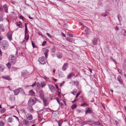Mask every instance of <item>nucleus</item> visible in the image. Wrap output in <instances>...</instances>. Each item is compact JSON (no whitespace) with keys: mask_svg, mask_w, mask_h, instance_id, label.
Instances as JSON below:
<instances>
[{"mask_svg":"<svg viewBox=\"0 0 126 126\" xmlns=\"http://www.w3.org/2000/svg\"><path fill=\"white\" fill-rule=\"evenodd\" d=\"M9 60L11 64L14 65L15 64L16 61V57L12 55H10L9 57Z\"/></svg>","mask_w":126,"mask_h":126,"instance_id":"nucleus-1","label":"nucleus"},{"mask_svg":"<svg viewBox=\"0 0 126 126\" xmlns=\"http://www.w3.org/2000/svg\"><path fill=\"white\" fill-rule=\"evenodd\" d=\"M9 46L8 42L6 40H4L1 45V47L3 49L6 50L7 49Z\"/></svg>","mask_w":126,"mask_h":126,"instance_id":"nucleus-2","label":"nucleus"},{"mask_svg":"<svg viewBox=\"0 0 126 126\" xmlns=\"http://www.w3.org/2000/svg\"><path fill=\"white\" fill-rule=\"evenodd\" d=\"M45 58L43 57H40L38 59V61L42 64H46V60L45 59Z\"/></svg>","mask_w":126,"mask_h":126,"instance_id":"nucleus-3","label":"nucleus"},{"mask_svg":"<svg viewBox=\"0 0 126 126\" xmlns=\"http://www.w3.org/2000/svg\"><path fill=\"white\" fill-rule=\"evenodd\" d=\"M36 103V102L33 99L32 97H31L29 99L28 104L29 106H32Z\"/></svg>","mask_w":126,"mask_h":126,"instance_id":"nucleus-4","label":"nucleus"},{"mask_svg":"<svg viewBox=\"0 0 126 126\" xmlns=\"http://www.w3.org/2000/svg\"><path fill=\"white\" fill-rule=\"evenodd\" d=\"M25 118L29 120H32L33 119L32 115L29 113H27L25 115Z\"/></svg>","mask_w":126,"mask_h":126,"instance_id":"nucleus-5","label":"nucleus"},{"mask_svg":"<svg viewBox=\"0 0 126 126\" xmlns=\"http://www.w3.org/2000/svg\"><path fill=\"white\" fill-rule=\"evenodd\" d=\"M48 86L49 89L52 93H54L55 92V87L53 85L51 84H48Z\"/></svg>","mask_w":126,"mask_h":126,"instance_id":"nucleus-6","label":"nucleus"},{"mask_svg":"<svg viewBox=\"0 0 126 126\" xmlns=\"http://www.w3.org/2000/svg\"><path fill=\"white\" fill-rule=\"evenodd\" d=\"M22 88H19L14 90L13 92L15 95H17L19 93L21 90H22Z\"/></svg>","mask_w":126,"mask_h":126,"instance_id":"nucleus-7","label":"nucleus"},{"mask_svg":"<svg viewBox=\"0 0 126 126\" xmlns=\"http://www.w3.org/2000/svg\"><path fill=\"white\" fill-rule=\"evenodd\" d=\"M6 36L10 41H11L12 40V33L11 32L9 31L7 33Z\"/></svg>","mask_w":126,"mask_h":126,"instance_id":"nucleus-8","label":"nucleus"},{"mask_svg":"<svg viewBox=\"0 0 126 126\" xmlns=\"http://www.w3.org/2000/svg\"><path fill=\"white\" fill-rule=\"evenodd\" d=\"M21 76L23 77H26L29 75L28 72L26 70L23 71L21 72Z\"/></svg>","mask_w":126,"mask_h":126,"instance_id":"nucleus-9","label":"nucleus"},{"mask_svg":"<svg viewBox=\"0 0 126 126\" xmlns=\"http://www.w3.org/2000/svg\"><path fill=\"white\" fill-rule=\"evenodd\" d=\"M1 78L3 79L8 80V81L11 80L12 79L9 76L6 75L2 76Z\"/></svg>","mask_w":126,"mask_h":126,"instance_id":"nucleus-10","label":"nucleus"},{"mask_svg":"<svg viewBox=\"0 0 126 126\" xmlns=\"http://www.w3.org/2000/svg\"><path fill=\"white\" fill-rule=\"evenodd\" d=\"M92 111V109L90 107L86 108L85 109V114L91 113Z\"/></svg>","mask_w":126,"mask_h":126,"instance_id":"nucleus-11","label":"nucleus"},{"mask_svg":"<svg viewBox=\"0 0 126 126\" xmlns=\"http://www.w3.org/2000/svg\"><path fill=\"white\" fill-rule=\"evenodd\" d=\"M39 96L41 99H43L44 97V94L43 91L42 90H40L39 92Z\"/></svg>","mask_w":126,"mask_h":126,"instance_id":"nucleus-12","label":"nucleus"},{"mask_svg":"<svg viewBox=\"0 0 126 126\" xmlns=\"http://www.w3.org/2000/svg\"><path fill=\"white\" fill-rule=\"evenodd\" d=\"M68 64L67 63H64L62 68V69L63 71H65L68 68Z\"/></svg>","mask_w":126,"mask_h":126,"instance_id":"nucleus-13","label":"nucleus"},{"mask_svg":"<svg viewBox=\"0 0 126 126\" xmlns=\"http://www.w3.org/2000/svg\"><path fill=\"white\" fill-rule=\"evenodd\" d=\"M117 79L121 84H123V81L122 79V77L120 76L119 75L118 76Z\"/></svg>","mask_w":126,"mask_h":126,"instance_id":"nucleus-14","label":"nucleus"},{"mask_svg":"<svg viewBox=\"0 0 126 126\" xmlns=\"http://www.w3.org/2000/svg\"><path fill=\"white\" fill-rule=\"evenodd\" d=\"M29 95L35 96V93L32 90H31L28 92Z\"/></svg>","mask_w":126,"mask_h":126,"instance_id":"nucleus-15","label":"nucleus"},{"mask_svg":"<svg viewBox=\"0 0 126 126\" xmlns=\"http://www.w3.org/2000/svg\"><path fill=\"white\" fill-rule=\"evenodd\" d=\"M23 122L24 125H28L29 124V120L27 119H24L23 120Z\"/></svg>","mask_w":126,"mask_h":126,"instance_id":"nucleus-16","label":"nucleus"},{"mask_svg":"<svg viewBox=\"0 0 126 126\" xmlns=\"http://www.w3.org/2000/svg\"><path fill=\"white\" fill-rule=\"evenodd\" d=\"M3 7L5 12L6 13H8V8L6 4H5L3 5Z\"/></svg>","mask_w":126,"mask_h":126,"instance_id":"nucleus-17","label":"nucleus"},{"mask_svg":"<svg viewBox=\"0 0 126 126\" xmlns=\"http://www.w3.org/2000/svg\"><path fill=\"white\" fill-rule=\"evenodd\" d=\"M75 75V73L73 72H71L67 76V78L68 79H69L72 77L74 76Z\"/></svg>","mask_w":126,"mask_h":126,"instance_id":"nucleus-18","label":"nucleus"},{"mask_svg":"<svg viewBox=\"0 0 126 126\" xmlns=\"http://www.w3.org/2000/svg\"><path fill=\"white\" fill-rule=\"evenodd\" d=\"M5 29L3 25L2 24H0V32H4L5 31Z\"/></svg>","mask_w":126,"mask_h":126,"instance_id":"nucleus-19","label":"nucleus"},{"mask_svg":"<svg viewBox=\"0 0 126 126\" xmlns=\"http://www.w3.org/2000/svg\"><path fill=\"white\" fill-rule=\"evenodd\" d=\"M32 106H29L28 107V111L31 113L33 112L34 111V110Z\"/></svg>","mask_w":126,"mask_h":126,"instance_id":"nucleus-20","label":"nucleus"},{"mask_svg":"<svg viewBox=\"0 0 126 126\" xmlns=\"http://www.w3.org/2000/svg\"><path fill=\"white\" fill-rule=\"evenodd\" d=\"M5 67L3 65L0 64V71L3 72L5 69Z\"/></svg>","mask_w":126,"mask_h":126,"instance_id":"nucleus-21","label":"nucleus"},{"mask_svg":"<svg viewBox=\"0 0 126 126\" xmlns=\"http://www.w3.org/2000/svg\"><path fill=\"white\" fill-rule=\"evenodd\" d=\"M17 26H18L19 28H22V25L21 22L19 21L18 22H17L16 23Z\"/></svg>","mask_w":126,"mask_h":126,"instance_id":"nucleus-22","label":"nucleus"},{"mask_svg":"<svg viewBox=\"0 0 126 126\" xmlns=\"http://www.w3.org/2000/svg\"><path fill=\"white\" fill-rule=\"evenodd\" d=\"M7 121L9 123H12L13 122V118L12 117H10L7 119Z\"/></svg>","mask_w":126,"mask_h":126,"instance_id":"nucleus-23","label":"nucleus"},{"mask_svg":"<svg viewBox=\"0 0 126 126\" xmlns=\"http://www.w3.org/2000/svg\"><path fill=\"white\" fill-rule=\"evenodd\" d=\"M56 56L57 58H58L61 59L62 58V55L61 53H57L56 54Z\"/></svg>","mask_w":126,"mask_h":126,"instance_id":"nucleus-24","label":"nucleus"},{"mask_svg":"<svg viewBox=\"0 0 126 126\" xmlns=\"http://www.w3.org/2000/svg\"><path fill=\"white\" fill-rule=\"evenodd\" d=\"M49 51V50L47 49H46L44 51V54L45 56V57L46 59H47V58L48 55L47 53Z\"/></svg>","mask_w":126,"mask_h":126,"instance_id":"nucleus-25","label":"nucleus"},{"mask_svg":"<svg viewBox=\"0 0 126 126\" xmlns=\"http://www.w3.org/2000/svg\"><path fill=\"white\" fill-rule=\"evenodd\" d=\"M41 86L42 88L44 87L46 85V82L43 81H42L41 82Z\"/></svg>","mask_w":126,"mask_h":126,"instance_id":"nucleus-26","label":"nucleus"},{"mask_svg":"<svg viewBox=\"0 0 126 126\" xmlns=\"http://www.w3.org/2000/svg\"><path fill=\"white\" fill-rule=\"evenodd\" d=\"M74 84L76 86L78 87L79 85V82L78 81H73Z\"/></svg>","mask_w":126,"mask_h":126,"instance_id":"nucleus-27","label":"nucleus"},{"mask_svg":"<svg viewBox=\"0 0 126 126\" xmlns=\"http://www.w3.org/2000/svg\"><path fill=\"white\" fill-rule=\"evenodd\" d=\"M25 39H26V41H28L29 39V35H28V33H25Z\"/></svg>","mask_w":126,"mask_h":126,"instance_id":"nucleus-28","label":"nucleus"},{"mask_svg":"<svg viewBox=\"0 0 126 126\" xmlns=\"http://www.w3.org/2000/svg\"><path fill=\"white\" fill-rule=\"evenodd\" d=\"M43 101L45 106H47L48 104L47 102V101L45 99H44L43 100Z\"/></svg>","mask_w":126,"mask_h":126,"instance_id":"nucleus-29","label":"nucleus"},{"mask_svg":"<svg viewBox=\"0 0 126 126\" xmlns=\"http://www.w3.org/2000/svg\"><path fill=\"white\" fill-rule=\"evenodd\" d=\"M97 38H95L93 41V44L94 45H96L97 44Z\"/></svg>","mask_w":126,"mask_h":126,"instance_id":"nucleus-30","label":"nucleus"},{"mask_svg":"<svg viewBox=\"0 0 126 126\" xmlns=\"http://www.w3.org/2000/svg\"><path fill=\"white\" fill-rule=\"evenodd\" d=\"M88 106L89 104L86 103H83L81 105V106H82L83 107H85L87 106Z\"/></svg>","mask_w":126,"mask_h":126,"instance_id":"nucleus-31","label":"nucleus"},{"mask_svg":"<svg viewBox=\"0 0 126 126\" xmlns=\"http://www.w3.org/2000/svg\"><path fill=\"white\" fill-rule=\"evenodd\" d=\"M117 17L119 21L120 22L122 20L121 16L120 15H118Z\"/></svg>","mask_w":126,"mask_h":126,"instance_id":"nucleus-32","label":"nucleus"},{"mask_svg":"<svg viewBox=\"0 0 126 126\" xmlns=\"http://www.w3.org/2000/svg\"><path fill=\"white\" fill-rule=\"evenodd\" d=\"M77 90L76 89H75V90L71 92V93L74 95H75L76 94V93L77 92Z\"/></svg>","mask_w":126,"mask_h":126,"instance_id":"nucleus-33","label":"nucleus"},{"mask_svg":"<svg viewBox=\"0 0 126 126\" xmlns=\"http://www.w3.org/2000/svg\"><path fill=\"white\" fill-rule=\"evenodd\" d=\"M43 78L47 81H50V79H49L46 76H44L43 77Z\"/></svg>","mask_w":126,"mask_h":126,"instance_id":"nucleus-34","label":"nucleus"},{"mask_svg":"<svg viewBox=\"0 0 126 126\" xmlns=\"http://www.w3.org/2000/svg\"><path fill=\"white\" fill-rule=\"evenodd\" d=\"M77 105L76 104H74L73 106H71L72 109L73 110L75 109L77 107Z\"/></svg>","mask_w":126,"mask_h":126,"instance_id":"nucleus-35","label":"nucleus"},{"mask_svg":"<svg viewBox=\"0 0 126 126\" xmlns=\"http://www.w3.org/2000/svg\"><path fill=\"white\" fill-rule=\"evenodd\" d=\"M5 125L4 123L2 121H0V126H4Z\"/></svg>","mask_w":126,"mask_h":126,"instance_id":"nucleus-36","label":"nucleus"},{"mask_svg":"<svg viewBox=\"0 0 126 126\" xmlns=\"http://www.w3.org/2000/svg\"><path fill=\"white\" fill-rule=\"evenodd\" d=\"M50 50L51 51L52 53H54L56 52V50L54 48H53L51 49Z\"/></svg>","mask_w":126,"mask_h":126,"instance_id":"nucleus-37","label":"nucleus"},{"mask_svg":"<svg viewBox=\"0 0 126 126\" xmlns=\"http://www.w3.org/2000/svg\"><path fill=\"white\" fill-rule=\"evenodd\" d=\"M11 63H8L6 64L7 66L9 68H10L11 67Z\"/></svg>","mask_w":126,"mask_h":126,"instance_id":"nucleus-38","label":"nucleus"},{"mask_svg":"<svg viewBox=\"0 0 126 126\" xmlns=\"http://www.w3.org/2000/svg\"><path fill=\"white\" fill-rule=\"evenodd\" d=\"M118 71L121 75H123V72L122 71L121 69H118Z\"/></svg>","mask_w":126,"mask_h":126,"instance_id":"nucleus-39","label":"nucleus"},{"mask_svg":"<svg viewBox=\"0 0 126 126\" xmlns=\"http://www.w3.org/2000/svg\"><path fill=\"white\" fill-rule=\"evenodd\" d=\"M122 34L124 35H126V31L124 30H123L122 31Z\"/></svg>","mask_w":126,"mask_h":126,"instance_id":"nucleus-40","label":"nucleus"},{"mask_svg":"<svg viewBox=\"0 0 126 126\" xmlns=\"http://www.w3.org/2000/svg\"><path fill=\"white\" fill-rule=\"evenodd\" d=\"M6 109L4 108L0 110V112L2 113H4Z\"/></svg>","mask_w":126,"mask_h":126,"instance_id":"nucleus-41","label":"nucleus"},{"mask_svg":"<svg viewBox=\"0 0 126 126\" xmlns=\"http://www.w3.org/2000/svg\"><path fill=\"white\" fill-rule=\"evenodd\" d=\"M31 42L32 47L33 48L37 47L35 46V43H34L32 41Z\"/></svg>","mask_w":126,"mask_h":126,"instance_id":"nucleus-42","label":"nucleus"},{"mask_svg":"<svg viewBox=\"0 0 126 126\" xmlns=\"http://www.w3.org/2000/svg\"><path fill=\"white\" fill-rule=\"evenodd\" d=\"M19 17L22 20H24L25 18L24 17L22 16H19Z\"/></svg>","mask_w":126,"mask_h":126,"instance_id":"nucleus-43","label":"nucleus"},{"mask_svg":"<svg viewBox=\"0 0 126 126\" xmlns=\"http://www.w3.org/2000/svg\"><path fill=\"white\" fill-rule=\"evenodd\" d=\"M63 122L62 120H59V121H58V124L61 125Z\"/></svg>","mask_w":126,"mask_h":126,"instance_id":"nucleus-44","label":"nucleus"},{"mask_svg":"<svg viewBox=\"0 0 126 126\" xmlns=\"http://www.w3.org/2000/svg\"><path fill=\"white\" fill-rule=\"evenodd\" d=\"M36 84V85H37V87L38 88H39L40 87V83L39 82H37V84Z\"/></svg>","mask_w":126,"mask_h":126,"instance_id":"nucleus-45","label":"nucleus"},{"mask_svg":"<svg viewBox=\"0 0 126 126\" xmlns=\"http://www.w3.org/2000/svg\"><path fill=\"white\" fill-rule=\"evenodd\" d=\"M66 39V40L69 42H71L72 41V40L70 39H69V38H67Z\"/></svg>","mask_w":126,"mask_h":126,"instance_id":"nucleus-46","label":"nucleus"},{"mask_svg":"<svg viewBox=\"0 0 126 126\" xmlns=\"http://www.w3.org/2000/svg\"><path fill=\"white\" fill-rule=\"evenodd\" d=\"M89 30V29L87 28V27H86V29H85V32H86V33H88V30Z\"/></svg>","mask_w":126,"mask_h":126,"instance_id":"nucleus-47","label":"nucleus"},{"mask_svg":"<svg viewBox=\"0 0 126 126\" xmlns=\"http://www.w3.org/2000/svg\"><path fill=\"white\" fill-rule=\"evenodd\" d=\"M65 83L64 81H63L62 83L60 84L59 86L60 87H61L62 86V85L63 84Z\"/></svg>","mask_w":126,"mask_h":126,"instance_id":"nucleus-48","label":"nucleus"},{"mask_svg":"<svg viewBox=\"0 0 126 126\" xmlns=\"http://www.w3.org/2000/svg\"><path fill=\"white\" fill-rule=\"evenodd\" d=\"M47 43V42L46 41H44L42 44V45L43 46H44Z\"/></svg>","mask_w":126,"mask_h":126,"instance_id":"nucleus-49","label":"nucleus"},{"mask_svg":"<svg viewBox=\"0 0 126 126\" xmlns=\"http://www.w3.org/2000/svg\"><path fill=\"white\" fill-rule=\"evenodd\" d=\"M36 82H35L31 86L33 87H35L36 86Z\"/></svg>","mask_w":126,"mask_h":126,"instance_id":"nucleus-50","label":"nucleus"},{"mask_svg":"<svg viewBox=\"0 0 126 126\" xmlns=\"http://www.w3.org/2000/svg\"><path fill=\"white\" fill-rule=\"evenodd\" d=\"M47 34L50 38H52V36L50 35L49 33H47Z\"/></svg>","mask_w":126,"mask_h":126,"instance_id":"nucleus-51","label":"nucleus"},{"mask_svg":"<svg viewBox=\"0 0 126 126\" xmlns=\"http://www.w3.org/2000/svg\"><path fill=\"white\" fill-rule=\"evenodd\" d=\"M55 99L57 101L58 103L60 104V101L59 98L58 97H56Z\"/></svg>","mask_w":126,"mask_h":126,"instance_id":"nucleus-52","label":"nucleus"},{"mask_svg":"<svg viewBox=\"0 0 126 126\" xmlns=\"http://www.w3.org/2000/svg\"><path fill=\"white\" fill-rule=\"evenodd\" d=\"M22 111L24 113L25 115H26V114L27 113L25 111V110L24 109H23L22 110Z\"/></svg>","mask_w":126,"mask_h":126,"instance_id":"nucleus-53","label":"nucleus"},{"mask_svg":"<svg viewBox=\"0 0 126 126\" xmlns=\"http://www.w3.org/2000/svg\"><path fill=\"white\" fill-rule=\"evenodd\" d=\"M28 30L27 28H25V33H28Z\"/></svg>","mask_w":126,"mask_h":126,"instance_id":"nucleus-54","label":"nucleus"},{"mask_svg":"<svg viewBox=\"0 0 126 126\" xmlns=\"http://www.w3.org/2000/svg\"><path fill=\"white\" fill-rule=\"evenodd\" d=\"M33 99H34V100L35 101H38V99L36 97H34L33 98Z\"/></svg>","mask_w":126,"mask_h":126,"instance_id":"nucleus-55","label":"nucleus"},{"mask_svg":"<svg viewBox=\"0 0 126 126\" xmlns=\"http://www.w3.org/2000/svg\"><path fill=\"white\" fill-rule=\"evenodd\" d=\"M115 123L117 125H118L119 124L117 120H115L114 121Z\"/></svg>","mask_w":126,"mask_h":126,"instance_id":"nucleus-56","label":"nucleus"},{"mask_svg":"<svg viewBox=\"0 0 126 126\" xmlns=\"http://www.w3.org/2000/svg\"><path fill=\"white\" fill-rule=\"evenodd\" d=\"M58 95L59 97H60L61 96V95L60 93L58 91Z\"/></svg>","mask_w":126,"mask_h":126,"instance_id":"nucleus-57","label":"nucleus"},{"mask_svg":"<svg viewBox=\"0 0 126 126\" xmlns=\"http://www.w3.org/2000/svg\"><path fill=\"white\" fill-rule=\"evenodd\" d=\"M3 38V37L2 36H0V41Z\"/></svg>","mask_w":126,"mask_h":126,"instance_id":"nucleus-58","label":"nucleus"},{"mask_svg":"<svg viewBox=\"0 0 126 126\" xmlns=\"http://www.w3.org/2000/svg\"><path fill=\"white\" fill-rule=\"evenodd\" d=\"M81 93V91H79L78 92V93L77 94L79 96V95Z\"/></svg>","mask_w":126,"mask_h":126,"instance_id":"nucleus-59","label":"nucleus"},{"mask_svg":"<svg viewBox=\"0 0 126 126\" xmlns=\"http://www.w3.org/2000/svg\"><path fill=\"white\" fill-rule=\"evenodd\" d=\"M68 36L71 37H72L73 36V35L72 34H69Z\"/></svg>","mask_w":126,"mask_h":126,"instance_id":"nucleus-60","label":"nucleus"},{"mask_svg":"<svg viewBox=\"0 0 126 126\" xmlns=\"http://www.w3.org/2000/svg\"><path fill=\"white\" fill-rule=\"evenodd\" d=\"M115 29L116 30H118L119 29V27H118L117 26H116L115 27Z\"/></svg>","mask_w":126,"mask_h":126,"instance_id":"nucleus-61","label":"nucleus"},{"mask_svg":"<svg viewBox=\"0 0 126 126\" xmlns=\"http://www.w3.org/2000/svg\"><path fill=\"white\" fill-rule=\"evenodd\" d=\"M25 28H27V24L26 23H25Z\"/></svg>","mask_w":126,"mask_h":126,"instance_id":"nucleus-62","label":"nucleus"},{"mask_svg":"<svg viewBox=\"0 0 126 126\" xmlns=\"http://www.w3.org/2000/svg\"><path fill=\"white\" fill-rule=\"evenodd\" d=\"M62 35L63 37H65L66 36L65 34H64V33H62Z\"/></svg>","mask_w":126,"mask_h":126,"instance_id":"nucleus-63","label":"nucleus"},{"mask_svg":"<svg viewBox=\"0 0 126 126\" xmlns=\"http://www.w3.org/2000/svg\"><path fill=\"white\" fill-rule=\"evenodd\" d=\"M88 69H89V71L90 72L92 73V69L90 68H88Z\"/></svg>","mask_w":126,"mask_h":126,"instance_id":"nucleus-64","label":"nucleus"}]
</instances>
